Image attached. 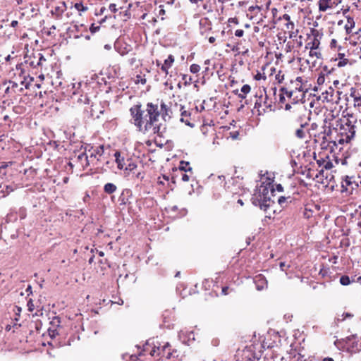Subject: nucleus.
Segmentation results:
<instances>
[{
    "label": "nucleus",
    "instance_id": "nucleus-45",
    "mask_svg": "<svg viewBox=\"0 0 361 361\" xmlns=\"http://www.w3.org/2000/svg\"><path fill=\"white\" fill-rule=\"evenodd\" d=\"M331 166H332V164H331L330 161L326 162V163L325 164V165H324V168H325L326 169H331Z\"/></svg>",
    "mask_w": 361,
    "mask_h": 361
},
{
    "label": "nucleus",
    "instance_id": "nucleus-22",
    "mask_svg": "<svg viewBox=\"0 0 361 361\" xmlns=\"http://www.w3.org/2000/svg\"><path fill=\"white\" fill-rule=\"evenodd\" d=\"M348 23L350 25H345V28L347 34H350L352 32V28L355 26V22L351 19V22H350V19L348 20Z\"/></svg>",
    "mask_w": 361,
    "mask_h": 361
},
{
    "label": "nucleus",
    "instance_id": "nucleus-56",
    "mask_svg": "<svg viewBox=\"0 0 361 361\" xmlns=\"http://www.w3.org/2000/svg\"><path fill=\"white\" fill-rule=\"evenodd\" d=\"M104 49L106 50H110L111 49V46L110 44L104 45Z\"/></svg>",
    "mask_w": 361,
    "mask_h": 361
},
{
    "label": "nucleus",
    "instance_id": "nucleus-39",
    "mask_svg": "<svg viewBox=\"0 0 361 361\" xmlns=\"http://www.w3.org/2000/svg\"><path fill=\"white\" fill-rule=\"evenodd\" d=\"M109 8V10L113 13H116L117 11L116 5L115 4H111Z\"/></svg>",
    "mask_w": 361,
    "mask_h": 361
},
{
    "label": "nucleus",
    "instance_id": "nucleus-47",
    "mask_svg": "<svg viewBox=\"0 0 361 361\" xmlns=\"http://www.w3.org/2000/svg\"><path fill=\"white\" fill-rule=\"evenodd\" d=\"M279 101L281 103H283L285 102V97H284L283 94H280V95H279Z\"/></svg>",
    "mask_w": 361,
    "mask_h": 361
},
{
    "label": "nucleus",
    "instance_id": "nucleus-34",
    "mask_svg": "<svg viewBox=\"0 0 361 361\" xmlns=\"http://www.w3.org/2000/svg\"><path fill=\"white\" fill-rule=\"evenodd\" d=\"M324 81H325L324 75V74L319 75L317 80V84L322 85V84H324Z\"/></svg>",
    "mask_w": 361,
    "mask_h": 361
},
{
    "label": "nucleus",
    "instance_id": "nucleus-60",
    "mask_svg": "<svg viewBox=\"0 0 361 361\" xmlns=\"http://www.w3.org/2000/svg\"><path fill=\"white\" fill-rule=\"evenodd\" d=\"M323 361H334V360L331 357H326L323 360Z\"/></svg>",
    "mask_w": 361,
    "mask_h": 361
},
{
    "label": "nucleus",
    "instance_id": "nucleus-12",
    "mask_svg": "<svg viewBox=\"0 0 361 361\" xmlns=\"http://www.w3.org/2000/svg\"><path fill=\"white\" fill-rule=\"evenodd\" d=\"M137 164L131 159H127L126 165L124 166V174L126 176L130 175V173H135V170L137 169Z\"/></svg>",
    "mask_w": 361,
    "mask_h": 361
},
{
    "label": "nucleus",
    "instance_id": "nucleus-36",
    "mask_svg": "<svg viewBox=\"0 0 361 361\" xmlns=\"http://www.w3.org/2000/svg\"><path fill=\"white\" fill-rule=\"evenodd\" d=\"M279 20H284L287 21V23L291 21L290 16L286 13L283 14L281 17H279Z\"/></svg>",
    "mask_w": 361,
    "mask_h": 361
},
{
    "label": "nucleus",
    "instance_id": "nucleus-14",
    "mask_svg": "<svg viewBox=\"0 0 361 361\" xmlns=\"http://www.w3.org/2000/svg\"><path fill=\"white\" fill-rule=\"evenodd\" d=\"M72 99L74 102H76L78 104H89L90 99L87 97L86 94H81L78 95L76 93H73V95L72 96Z\"/></svg>",
    "mask_w": 361,
    "mask_h": 361
},
{
    "label": "nucleus",
    "instance_id": "nucleus-23",
    "mask_svg": "<svg viewBox=\"0 0 361 361\" xmlns=\"http://www.w3.org/2000/svg\"><path fill=\"white\" fill-rule=\"evenodd\" d=\"M75 8L80 12H84L87 10V7L85 6L81 2L76 3Z\"/></svg>",
    "mask_w": 361,
    "mask_h": 361
},
{
    "label": "nucleus",
    "instance_id": "nucleus-32",
    "mask_svg": "<svg viewBox=\"0 0 361 361\" xmlns=\"http://www.w3.org/2000/svg\"><path fill=\"white\" fill-rule=\"evenodd\" d=\"M309 55L311 57L316 56L317 59H320L322 57V54L320 52L316 51L315 49L310 50Z\"/></svg>",
    "mask_w": 361,
    "mask_h": 361
},
{
    "label": "nucleus",
    "instance_id": "nucleus-57",
    "mask_svg": "<svg viewBox=\"0 0 361 361\" xmlns=\"http://www.w3.org/2000/svg\"><path fill=\"white\" fill-rule=\"evenodd\" d=\"M11 83L12 84V88H16L18 87V83L16 82H11Z\"/></svg>",
    "mask_w": 361,
    "mask_h": 361
},
{
    "label": "nucleus",
    "instance_id": "nucleus-2",
    "mask_svg": "<svg viewBox=\"0 0 361 361\" xmlns=\"http://www.w3.org/2000/svg\"><path fill=\"white\" fill-rule=\"evenodd\" d=\"M274 189L271 183L269 181L263 182L257 188L256 192L252 197V203L259 206L261 209L267 212L268 209L274 204V200H271Z\"/></svg>",
    "mask_w": 361,
    "mask_h": 361
},
{
    "label": "nucleus",
    "instance_id": "nucleus-8",
    "mask_svg": "<svg viewBox=\"0 0 361 361\" xmlns=\"http://www.w3.org/2000/svg\"><path fill=\"white\" fill-rule=\"evenodd\" d=\"M253 281L257 290H262L267 288V280L262 274L256 275Z\"/></svg>",
    "mask_w": 361,
    "mask_h": 361
},
{
    "label": "nucleus",
    "instance_id": "nucleus-49",
    "mask_svg": "<svg viewBox=\"0 0 361 361\" xmlns=\"http://www.w3.org/2000/svg\"><path fill=\"white\" fill-rule=\"evenodd\" d=\"M136 177H137V178L142 179V178H144V175H143V173H141V172H138V173H136Z\"/></svg>",
    "mask_w": 361,
    "mask_h": 361
},
{
    "label": "nucleus",
    "instance_id": "nucleus-5",
    "mask_svg": "<svg viewBox=\"0 0 361 361\" xmlns=\"http://www.w3.org/2000/svg\"><path fill=\"white\" fill-rule=\"evenodd\" d=\"M271 102H269L267 95H265L264 98L260 96L255 102V109H257L259 114H262L266 111L267 109L271 110Z\"/></svg>",
    "mask_w": 361,
    "mask_h": 361
},
{
    "label": "nucleus",
    "instance_id": "nucleus-6",
    "mask_svg": "<svg viewBox=\"0 0 361 361\" xmlns=\"http://www.w3.org/2000/svg\"><path fill=\"white\" fill-rule=\"evenodd\" d=\"M88 152L90 153V163H93L94 159H97V161H99L100 158L103 156L104 153V145H99L95 148L91 146H87Z\"/></svg>",
    "mask_w": 361,
    "mask_h": 361
},
{
    "label": "nucleus",
    "instance_id": "nucleus-13",
    "mask_svg": "<svg viewBox=\"0 0 361 361\" xmlns=\"http://www.w3.org/2000/svg\"><path fill=\"white\" fill-rule=\"evenodd\" d=\"M174 62V56L170 54L168 58L164 61V64L161 66V70L167 75L169 73V68H170Z\"/></svg>",
    "mask_w": 361,
    "mask_h": 361
},
{
    "label": "nucleus",
    "instance_id": "nucleus-9",
    "mask_svg": "<svg viewBox=\"0 0 361 361\" xmlns=\"http://www.w3.org/2000/svg\"><path fill=\"white\" fill-rule=\"evenodd\" d=\"M162 118L166 121L171 118L172 111L170 108L161 101L160 104V109H159Z\"/></svg>",
    "mask_w": 361,
    "mask_h": 361
},
{
    "label": "nucleus",
    "instance_id": "nucleus-54",
    "mask_svg": "<svg viewBox=\"0 0 361 361\" xmlns=\"http://www.w3.org/2000/svg\"><path fill=\"white\" fill-rule=\"evenodd\" d=\"M29 64H30V66H32V67H34V68H36V67H37V66H36V63H35V61H30V62H29Z\"/></svg>",
    "mask_w": 361,
    "mask_h": 361
},
{
    "label": "nucleus",
    "instance_id": "nucleus-62",
    "mask_svg": "<svg viewBox=\"0 0 361 361\" xmlns=\"http://www.w3.org/2000/svg\"><path fill=\"white\" fill-rule=\"evenodd\" d=\"M215 178H216V176H214V174H212L210 176H209V178L212 180H215Z\"/></svg>",
    "mask_w": 361,
    "mask_h": 361
},
{
    "label": "nucleus",
    "instance_id": "nucleus-28",
    "mask_svg": "<svg viewBox=\"0 0 361 361\" xmlns=\"http://www.w3.org/2000/svg\"><path fill=\"white\" fill-rule=\"evenodd\" d=\"M280 92H281V94H283V95L286 94L288 97H291L293 94V91H288L286 87H281Z\"/></svg>",
    "mask_w": 361,
    "mask_h": 361
},
{
    "label": "nucleus",
    "instance_id": "nucleus-24",
    "mask_svg": "<svg viewBox=\"0 0 361 361\" xmlns=\"http://www.w3.org/2000/svg\"><path fill=\"white\" fill-rule=\"evenodd\" d=\"M290 197H283V196H281L278 198V203L279 204L281 207H284L286 206V200L287 199H289Z\"/></svg>",
    "mask_w": 361,
    "mask_h": 361
},
{
    "label": "nucleus",
    "instance_id": "nucleus-37",
    "mask_svg": "<svg viewBox=\"0 0 361 361\" xmlns=\"http://www.w3.org/2000/svg\"><path fill=\"white\" fill-rule=\"evenodd\" d=\"M190 179L189 176L186 173L181 172V180L184 182L188 181Z\"/></svg>",
    "mask_w": 361,
    "mask_h": 361
},
{
    "label": "nucleus",
    "instance_id": "nucleus-63",
    "mask_svg": "<svg viewBox=\"0 0 361 361\" xmlns=\"http://www.w3.org/2000/svg\"><path fill=\"white\" fill-rule=\"evenodd\" d=\"M138 82H140L142 84H145L146 82V80L145 79H140V80H137Z\"/></svg>",
    "mask_w": 361,
    "mask_h": 361
},
{
    "label": "nucleus",
    "instance_id": "nucleus-50",
    "mask_svg": "<svg viewBox=\"0 0 361 361\" xmlns=\"http://www.w3.org/2000/svg\"><path fill=\"white\" fill-rule=\"evenodd\" d=\"M283 187L281 184H278L276 185V190L279 192H282L283 191Z\"/></svg>",
    "mask_w": 361,
    "mask_h": 361
},
{
    "label": "nucleus",
    "instance_id": "nucleus-18",
    "mask_svg": "<svg viewBox=\"0 0 361 361\" xmlns=\"http://www.w3.org/2000/svg\"><path fill=\"white\" fill-rule=\"evenodd\" d=\"M331 0H319V9L320 11H326L330 8V3Z\"/></svg>",
    "mask_w": 361,
    "mask_h": 361
},
{
    "label": "nucleus",
    "instance_id": "nucleus-53",
    "mask_svg": "<svg viewBox=\"0 0 361 361\" xmlns=\"http://www.w3.org/2000/svg\"><path fill=\"white\" fill-rule=\"evenodd\" d=\"M18 25L17 20H13L11 23V27H15Z\"/></svg>",
    "mask_w": 361,
    "mask_h": 361
},
{
    "label": "nucleus",
    "instance_id": "nucleus-55",
    "mask_svg": "<svg viewBox=\"0 0 361 361\" xmlns=\"http://www.w3.org/2000/svg\"><path fill=\"white\" fill-rule=\"evenodd\" d=\"M336 39H333L331 40V47H335V46H336Z\"/></svg>",
    "mask_w": 361,
    "mask_h": 361
},
{
    "label": "nucleus",
    "instance_id": "nucleus-64",
    "mask_svg": "<svg viewBox=\"0 0 361 361\" xmlns=\"http://www.w3.org/2000/svg\"><path fill=\"white\" fill-rule=\"evenodd\" d=\"M295 89L298 90L299 91H303L301 85H300V87H295Z\"/></svg>",
    "mask_w": 361,
    "mask_h": 361
},
{
    "label": "nucleus",
    "instance_id": "nucleus-10",
    "mask_svg": "<svg viewBox=\"0 0 361 361\" xmlns=\"http://www.w3.org/2000/svg\"><path fill=\"white\" fill-rule=\"evenodd\" d=\"M22 9L23 10L22 15L25 16L27 18H33L36 16L37 11L36 5L33 4H30Z\"/></svg>",
    "mask_w": 361,
    "mask_h": 361
},
{
    "label": "nucleus",
    "instance_id": "nucleus-3",
    "mask_svg": "<svg viewBox=\"0 0 361 361\" xmlns=\"http://www.w3.org/2000/svg\"><path fill=\"white\" fill-rule=\"evenodd\" d=\"M361 185V176H345L342 178L341 188L342 192L348 194H352Z\"/></svg>",
    "mask_w": 361,
    "mask_h": 361
},
{
    "label": "nucleus",
    "instance_id": "nucleus-20",
    "mask_svg": "<svg viewBox=\"0 0 361 361\" xmlns=\"http://www.w3.org/2000/svg\"><path fill=\"white\" fill-rule=\"evenodd\" d=\"M319 45V42L318 39H314L312 42H309L306 45V48L310 47V50L317 49H318Z\"/></svg>",
    "mask_w": 361,
    "mask_h": 361
},
{
    "label": "nucleus",
    "instance_id": "nucleus-4",
    "mask_svg": "<svg viewBox=\"0 0 361 361\" xmlns=\"http://www.w3.org/2000/svg\"><path fill=\"white\" fill-rule=\"evenodd\" d=\"M171 345L169 343L166 342L164 345H159L158 346H154L149 354L152 356L160 355L162 357H166L167 359H170L172 353L171 352Z\"/></svg>",
    "mask_w": 361,
    "mask_h": 361
},
{
    "label": "nucleus",
    "instance_id": "nucleus-33",
    "mask_svg": "<svg viewBox=\"0 0 361 361\" xmlns=\"http://www.w3.org/2000/svg\"><path fill=\"white\" fill-rule=\"evenodd\" d=\"M285 27L287 30L290 31V30H293L294 27H295V25H294V23L292 22V21H289L288 23H286L285 24Z\"/></svg>",
    "mask_w": 361,
    "mask_h": 361
},
{
    "label": "nucleus",
    "instance_id": "nucleus-26",
    "mask_svg": "<svg viewBox=\"0 0 361 361\" xmlns=\"http://www.w3.org/2000/svg\"><path fill=\"white\" fill-rule=\"evenodd\" d=\"M353 317V314L349 312H345L341 315V318H338V321H344L346 319H351Z\"/></svg>",
    "mask_w": 361,
    "mask_h": 361
},
{
    "label": "nucleus",
    "instance_id": "nucleus-7",
    "mask_svg": "<svg viewBox=\"0 0 361 361\" xmlns=\"http://www.w3.org/2000/svg\"><path fill=\"white\" fill-rule=\"evenodd\" d=\"M310 114H311L310 112H309L307 114L308 116L307 117V121L305 122H302V116L305 117V115L303 114L302 116L301 115L299 116V120L301 122L300 128L296 130L295 135L297 137H298L300 139H303L305 137V132L303 130V128L308 125V122L310 121Z\"/></svg>",
    "mask_w": 361,
    "mask_h": 361
},
{
    "label": "nucleus",
    "instance_id": "nucleus-15",
    "mask_svg": "<svg viewBox=\"0 0 361 361\" xmlns=\"http://www.w3.org/2000/svg\"><path fill=\"white\" fill-rule=\"evenodd\" d=\"M115 161L117 164L118 169L122 170L124 169V166L126 165V162L125 161V159L123 157H121V154L120 152L116 151L114 153Z\"/></svg>",
    "mask_w": 361,
    "mask_h": 361
},
{
    "label": "nucleus",
    "instance_id": "nucleus-11",
    "mask_svg": "<svg viewBox=\"0 0 361 361\" xmlns=\"http://www.w3.org/2000/svg\"><path fill=\"white\" fill-rule=\"evenodd\" d=\"M87 152H88L87 146L85 147V151L78 154L77 157L78 161H81L83 168H86L90 164V156L87 154Z\"/></svg>",
    "mask_w": 361,
    "mask_h": 361
},
{
    "label": "nucleus",
    "instance_id": "nucleus-38",
    "mask_svg": "<svg viewBox=\"0 0 361 361\" xmlns=\"http://www.w3.org/2000/svg\"><path fill=\"white\" fill-rule=\"evenodd\" d=\"M244 35V31L243 30H236L235 32V35L236 37H243Z\"/></svg>",
    "mask_w": 361,
    "mask_h": 361
},
{
    "label": "nucleus",
    "instance_id": "nucleus-48",
    "mask_svg": "<svg viewBox=\"0 0 361 361\" xmlns=\"http://www.w3.org/2000/svg\"><path fill=\"white\" fill-rule=\"evenodd\" d=\"M216 178L221 181V184L225 180V177L224 176H218Z\"/></svg>",
    "mask_w": 361,
    "mask_h": 361
},
{
    "label": "nucleus",
    "instance_id": "nucleus-52",
    "mask_svg": "<svg viewBox=\"0 0 361 361\" xmlns=\"http://www.w3.org/2000/svg\"><path fill=\"white\" fill-rule=\"evenodd\" d=\"M208 40H209V43L212 44L215 42L216 39L214 37H209Z\"/></svg>",
    "mask_w": 361,
    "mask_h": 361
},
{
    "label": "nucleus",
    "instance_id": "nucleus-16",
    "mask_svg": "<svg viewBox=\"0 0 361 361\" xmlns=\"http://www.w3.org/2000/svg\"><path fill=\"white\" fill-rule=\"evenodd\" d=\"M180 121L185 123L186 125L191 126V124L189 121L188 118L190 116V113L188 112L186 110H184V107L183 106H180Z\"/></svg>",
    "mask_w": 361,
    "mask_h": 361
},
{
    "label": "nucleus",
    "instance_id": "nucleus-21",
    "mask_svg": "<svg viewBox=\"0 0 361 361\" xmlns=\"http://www.w3.org/2000/svg\"><path fill=\"white\" fill-rule=\"evenodd\" d=\"M340 283L343 286H348L351 283V281L348 276L343 275L340 278Z\"/></svg>",
    "mask_w": 361,
    "mask_h": 361
},
{
    "label": "nucleus",
    "instance_id": "nucleus-27",
    "mask_svg": "<svg viewBox=\"0 0 361 361\" xmlns=\"http://www.w3.org/2000/svg\"><path fill=\"white\" fill-rule=\"evenodd\" d=\"M275 80L281 83L284 80V74L281 71H279L275 76Z\"/></svg>",
    "mask_w": 361,
    "mask_h": 361
},
{
    "label": "nucleus",
    "instance_id": "nucleus-40",
    "mask_svg": "<svg viewBox=\"0 0 361 361\" xmlns=\"http://www.w3.org/2000/svg\"><path fill=\"white\" fill-rule=\"evenodd\" d=\"M233 92L235 94H238V97L242 99H244L246 98V94H244L243 93H238V90H234Z\"/></svg>",
    "mask_w": 361,
    "mask_h": 361
},
{
    "label": "nucleus",
    "instance_id": "nucleus-42",
    "mask_svg": "<svg viewBox=\"0 0 361 361\" xmlns=\"http://www.w3.org/2000/svg\"><path fill=\"white\" fill-rule=\"evenodd\" d=\"M228 287L225 286L222 288L221 293L223 295H228Z\"/></svg>",
    "mask_w": 361,
    "mask_h": 361
},
{
    "label": "nucleus",
    "instance_id": "nucleus-35",
    "mask_svg": "<svg viewBox=\"0 0 361 361\" xmlns=\"http://www.w3.org/2000/svg\"><path fill=\"white\" fill-rule=\"evenodd\" d=\"M261 9H262L261 6H259L256 5V6H250L249 8H248V11L250 12H254L255 10L261 11Z\"/></svg>",
    "mask_w": 361,
    "mask_h": 361
},
{
    "label": "nucleus",
    "instance_id": "nucleus-1",
    "mask_svg": "<svg viewBox=\"0 0 361 361\" xmlns=\"http://www.w3.org/2000/svg\"><path fill=\"white\" fill-rule=\"evenodd\" d=\"M130 122L134 124L140 132L150 133L159 135L160 126L155 125L160 115L159 106L152 102H148L146 109H141V104H136L130 109Z\"/></svg>",
    "mask_w": 361,
    "mask_h": 361
},
{
    "label": "nucleus",
    "instance_id": "nucleus-41",
    "mask_svg": "<svg viewBox=\"0 0 361 361\" xmlns=\"http://www.w3.org/2000/svg\"><path fill=\"white\" fill-rule=\"evenodd\" d=\"M347 62H348V60L347 59H344L343 61H340L338 63V67H343L345 65L347 64Z\"/></svg>",
    "mask_w": 361,
    "mask_h": 361
},
{
    "label": "nucleus",
    "instance_id": "nucleus-19",
    "mask_svg": "<svg viewBox=\"0 0 361 361\" xmlns=\"http://www.w3.org/2000/svg\"><path fill=\"white\" fill-rule=\"evenodd\" d=\"M179 169L181 171V172H187L191 171L192 168L189 166V162L182 161H180Z\"/></svg>",
    "mask_w": 361,
    "mask_h": 361
},
{
    "label": "nucleus",
    "instance_id": "nucleus-17",
    "mask_svg": "<svg viewBox=\"0 0 361 361\" xmlns=\"http://www.w3.org/2000/svg\"><path fill=\"white\" fill-rule=\"evenodd\" d=\"M117 190V187L115 184L108 183L104 186V191L107 194H112Z\"/></svg>",
    "mask_w": 361,
    "mask_h": 361
},
{
    "label": "nucleus",
    "instance_id": "nucleus-25",
    "mask_svg": "<svg viewBox=\"0 0 361 361\" xmlns=\"http://www.w3.org/2000/svg\"><path fill=\"white\" fill-rule=\"evenodd\" d=\"M190 71L192 73H197L200 71V66L197 64H192L190 67Z\"/></svg>",
    "mask_w": 361,
    "mask_h": 361
},
{
    "label": "nucleus",
    "instance_id": "nucleus-30",
    "mask_svg": "<svg viewBox=\"0 0 361 361\" xmlns=\"http://www.w3.org/2000/svg\"><path fill=\"white\" fill-rule=\"evenodd\" d=\"M251 87L249 85H244L240 90V92L244 94H247L250 92Z\"/></svg>",
    "mask_w": 361,
    "mask_h": 361
},
{
    "label": "nucleus",
    "instance_id": "nucleus-59",
    "mask_svg": "<svg viewBox=\"0 0 361 361\" xmlns=\"http://www.w3.org/2000/svg\"><path fill=\"white\" fill-rule=\"evenodd\" d=\"M302 80V78L301 77H297L295 82H298L301 83Z\"/></svg>",
    "mask_w": 361,
    "mask_h": 361
},
{
    "label": "nucleus",
    "instance_id": "nucleus-43",
    "mask_svg": "<svg viewBox=\"0 0 361 361\" xmlns=\"http://www.w3.org/2000/svg\"><path fill=\"white\" fill-rule=\"evenodd\" d=\"M99 29V26L94 27V25H92L90 27V30L92 33L96 32Z\"/></svg>",
    "mask_w": 361,
    "mask_h": 361
},
{
    "label": "nucleus",
    "instance_id": "nucleus-61",
    "mask_svg": "<svg viewBox=\"0 0 361 361\" xmlns=\"http://www.w3.org/2000/svg\"><path fill=\"white\" fill-rule=\"evenodd\" d=\"M264 361H274L271 357H265Z\"/></svg>",
    "mask_w": 361,
    "mask_h": 361
},
{
    "label": "nucleus",
    "instance_id": "nucleus-46",
    "mask_svg": "<svg viewBox=\"0 0 361 361\" xmlns=\"http://www.w3.org/2000/svg\"><path fill=\"white\" fill-rule=\"evenodd\" d=\"M279 267H280V269L282 270V271H284L285 270V267H286L287 266L286 265V263L285 262H280L279 264Z\"/></svg>",
    "mask_w": 361,
    "mask_h": 361
},
{
    "label": "nucleus",
    "instance_id": "nucleus-44",
    "mask_svg": "<svg viewBox=\"0 0 361 361\" xmlns=\"http://www.w3.org/2000/svg\"><path fill=\"white\" fill-rule=\"evenodd\" d=\"M288 32H289V38H293L296 36L298 31L296 32H295L293 30H290V31H288Z\"/></svg>",
    "mask_w": 361,
    "mask_h": 361
},
{
    "label": "nucleus",
    "instance_id": "nucleus-58",
    "mask_svg": "<svg viewBox=\"0 0 361 361\" xmlns=\"http://www.w3.org/2000/svg\"><path fill=\"white\" fill-rule=\"evenodd\" d=\"M30 304H31V301H29L27 303V305L29 307V310L32 312L33 310V309L32 308V305H30Z\"/></svg>",
    "mask_w": 361,
    "mask_h": 361
},
{
    "label": "nucleus",
    "instance_id": "nucleus-51",
    "mask_svg": "<svg viewBox=\"0 0 361 361\" xmlns=\"http://www.w3.org/2000/svg\"><path fill=\"white\" fill-rule=\"evenodd\" d=\"M71 31H73L74 30H78V25H74L72 27L69 28Z\"/></svg>",
    "mask_w": 361,
    "mask_h": 361
},
{
    "label": "nucleus",
    "instance_id": "nucleus-31",
    "mask_svg": "<svg viewBox=\"0 0 361 361\" xmlns=\"http://www.w3.org/2000/svg\"><path fill=\"white\" fill-rule=\"evenodd\" d=\"M37 61H36V66H41L42 63V61H44L46 59H44V56L42 54H37Z\"/></svg>",
    "mask_w": 361,
    "mask_h": 361
},
{
    "label": "nucleus",
    "instance_id": "nucleus-29",
    "mask_svg": "<svg viewBox=\"0 0 361 361\" xmlns=\"http://www.w3.org/2000/svg\"><path fill=\"white\" fill-rule=\"evenodd\" d=\"M182 79L184 80V85L185 86L190 85L192 82V78L190 76H188L187 75H183Z\"/></svg>",
    "mask_w": 361,
    "mask_h": 361
}]
</instances>
